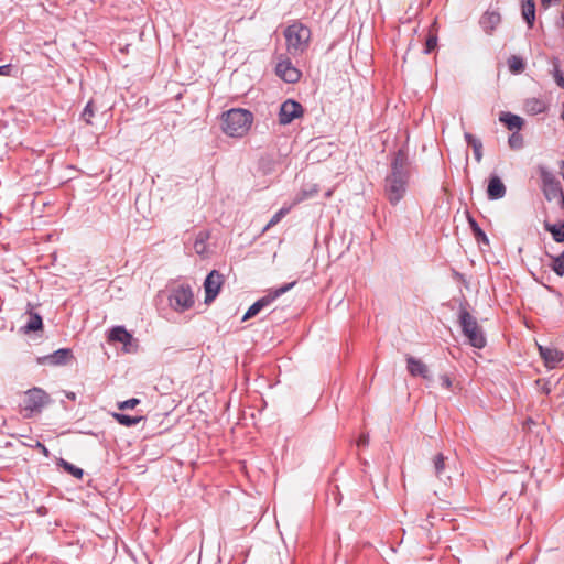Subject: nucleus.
Here are the masks:
<instances>
[{
	"label": "nucleus",
	"instance_id": "9",
	"mask_svg": "<svg viewBox=\"0 0 564 564\" xmlns=\"http://www.w3.org/2000/svg\"><path fill=\"white\" fill-rule=\"evenodd\" d=\"M223 275L217 271L213 270L204 282V289H205V303L209 304L212 303L216 296L218 295L220 288L223 285Z\"/></svg>",
	"mask_w": 564,
	"mask_h": 564
},
{
	"label": "nucleus",
	"instance_id": "20",
	"mask_svg": "<svg viewBox=\"0 0 564 564\" xmlns=\"http://www.w3.org/2000/svg\"><path fill=\"white\" fill-rule=\"evenodd\" d=\"M499 120L506 124L509 130L521 129L524 121L521 117L511 112H501Z\"/></svg>",
	"mask_w": 564,
	"mask_h": 564
},
{
	"label": "nucleus",
	"instance_id": "39",
	"mask_svg": "<svg viewBox=\"0 0 564 564\" xmlns=\"http://www.w3.org/2000/svg\"><path fill=\"white\" fill-rule=\"evenodd\" d=\"M369 444V435L368 434H361L357 441V445L359 447H366Z\"/></svg>",
	"mask_w": 564,
	"mask_h": 564
},
{
	"label": "nucleus",
	"instance_id": "30",
	"mask_svg": "<svg viewBox=\"0 0 564 564\" xmlns=\"http://www.w3.org/2000/svg\"><path fill=\"white\" fill-rule=\"evenodd\" d=\"M508 66H509V69L514 74H519L524 70V63H523L522 58L519 56H516V55H512L508 59Z\"/></svg>",
	"mask_w": 564,
	"mask_h": 564
},
{
	"label": "nucleus",
	"instance_id": "33",
	"mask_svg": "<svg viewBox=\"0 0 564 564\" xmlns=\"http://www.w3.org/2000/svg\"><path fill=\"white\" fill-rule=\"evenodd\" d=\"M94 115H95L94 105H93V101H89L82 112V118L85 120V122L87 124H91L93 123L91 118L94 117Z\"/></svg>",
	"mask_w": 564,
	"mask_h": 564
},
{
	"label": "nucleus",
	"instance_id": "41",
	"mask_svg": "<svg viewBox=\"0 0 564 564\" xmlns=\"http://www.w3.org/2000/svg\"><path fill=\"white\" fill-rule=\"evenodd\" d=\"M442 387L449 389L452 387V380L448 376L444 375L441 377Z\"/></svg>",
	"mask_w": 564,
	"mask_h": 564
},
{
	"label": "nucleus",
	"instance_id": "3",
	"mask_svg": "<svg viewBox=\"0 0 564 564\" xmlns=\"http://www.w3.org/2000/svg\"><path fill=\"white\" fill-rule=\"evenodd\" d=\"M458 323L462 327L464 336L467 338L470 346L477 349H481L486 346V336L479 326L477 318L473 316L463 305L459 307Z\"/></svg>",
	"mask_w": 564,
	"mask_h": 564
},
{
	"label": "nucleus",
	"instance_id": "42",
	"mask_svg": "<svg viewBox=\"0 0 564 564\" xmlns=\"http://www.w3.org/2000/svg\"><path fill=\"white\" fill-rule=\"evenodd\" d=\"M10 70V65L0 66V75H7Z\"/></svg>",
	"mask_w": 564,
	"mask_h": 564
},
{
	"label": "nucleus",
	"instance_id": "2",
	"mask_svg": "<svg viewBox=\"0 0 564 564\" xmlns=\"http://www.w3.org/2000/svg\"><path fill=\"white\" fill-rule=\"evenodd\" d=\"M223 131L231 138H241L249 131L253 116L245 109H230L223 113Z\"/></svg>",
	"mask_w": 564,
	"mask_h": 564
},
{
	"label": "nucleus",
	"instance_id": "36",
	"mask_svg": "<svg viewBox=\"0 0 564 564\" xmlns=\"http://www.w3.org/2000/svg\"><path fill=\"white\" fill-rule=\"evenodd\" d=\"M436 44H437L436 35H430L426 40L424 53L425 54L431 53L436 47Z\"/></svg>",
	"mask_w": 564,
	"mask_h": 564
},
{
	"label": "nucleus",
	"instance_id": "11",
	"mask_svg": "<svg viewBox=\"0 0 564 564\" xmlns=\"http://www.w3.org/2000/svg\"><path fill=\"white\" fill-rule=\"evenodd\" d=\"M433 468L438 480L443 481L445 485L451 482L452 467L448 463V457L444 456L442 453L436 454L433 458Z\"/></svg>",
	"mask_w": 564,
	"mask_h": 564
},
{
	"label": "nucleus",
	"instance_id": "28",
	"mask_svg": "<svg viewBox=\"0 0 564 564\" xmlns=\"http://www.w3.org/2000/svg\"><path fill=\"white\" fill-rule=\"evenodd\" d=\"M58 465L62 466L65 471H67L68 474L73 475L77 479H80L83 477V475H84V471H83L82 468H79V467H77V466L66 462L63 458L59 459Z\"/></svg>",
	"mask_w": 564,
	"mask_h": 564
},
{
	"label": "nucleus",
	"instance_id": "14",
	"mask_svg": "<svg viewBox=\"0 0 564 564\" xmlns=\"http://www.w3.org/2000/svg\"><path fill=\"white\" fill-rule=\"evenodd\" d=\"M539 352L541 358L544 360V364L549 368H554L558 362L563 360V352L555 349V348H549L539 346Z\"/></svg>",
	"mask_w": 564,
	"mask_h": 564
},
{
	"label": "nucleus",
	"instance_id": "19",
	"mask_svg": "<svg viewBox=\"0 0 564 564\" xmlns=\"http://www.w3.org/2000/svg\"><path fill=\"white\" fill-rule=\"evenodd\" d=\"M546 104L539 98H529L524 101V110L529 115H539L546 110Z\"/></svg>",
	"mask_w": 564,
	"mask_h": 564
},
{
	"label": "nucleus",
	"instance_id": "16",
	"mask_svg": "<svg viewBox=\"0 0 564 564\" xmlns=\"http://www.w3.org/2000/svg\"><path fill=\"white\" fill-rule=\"evenodd\" d=\"M406 368L411 376L429 379V368L420 359H416L412 356H408L406 357Z\"/></svg>",
	"mask_w": 564,
	"mask_h": 564
},
{
	"label": "nucleus",
	"instance_id": "43",
	"mask_svg": "<svg viewBox=\"0 0 564 564\" xmlns=\"http://www.w3.org/2000/svg\"><path fill=\"white\" fill-rule=\"evenodd\" d=\"M66 397H67L68 399H70V400H75L76 394H75L74 392H67V393H66Z\"/></svg>",
	"mask_w": 564,
	"mask_h": 564
},
{
	"label": "nucleus",
	"instance_id": "24",
	"mask_svg": "<svg viewBox=\"0 0 564 564\" xmlns=\"http://www.w3.org/2000/svg\"><path fill=\"white\" fill-rule=\"evenodd\" d=\"M209 239V232L208 231H200L196 236L195 242H194V249L197 254L204 256L207 252V240Z\"/></svg>",
	"mask_w": 564,
	"mask_h": 564
},
{
	"label": "nucleus",
	"instance_id": "7",
	"mask_svg": "<svg viewBox=\"0 0 564 564\" xmlns=\"http://www.w3.org/2000/svg\"><path fill=\"white\" fill-rule=\"evenodd\" d=\"M295 281L291 283H286L281 288L275 289L273 292H270L268 295L261 297L257 302H254L246 312L242 321H247L251 317H254L263 307L271 304L275 299L291 290L295 285Z\"/></svg>",
	"mask_w": 564,
	"mask_h": 564
},
{
	"label": "nucleus",
	"instance_id": "32",
	"mask_svg": "<svg viewBox=\"0 0 564 564\" xmlns=\"http://www.w3.org/2000/svg\"><path fill=\"white\" fill-rule=\"evenodd\" d=\"M289 213V208H281L278 213H275L272 218L269 220L264 230H268L270 227L275 226L286 214Z\"/></svg>",
	"mask_w": 564,
	"mask_h": 564
},
{
	"label": "nucleus",
	"instance_id": "1",
	"mask_svg": "<svg viewBox=\"0 0 564 564\" xmlns=\"http://www.w3.org/2000/svg\"><path fill=\"white\" fill-rule=\"evenodd\" d=\"M410 177L408 153L400 149L391 161V172L386 177L384 191L389 202L397 205L404 196Z\"/></svg>",
	"mask_w": 564,
	"mask_h": 564
},
{
	"label": "nucleus",
	"instance_id": "25",
	"mask_svg": "<svg viewBox=\"0 0 564 564\" xmlns=\"http://www.w3.org/2000/svg\"><path fill=\"white\" fill-rule=\"evenodd\" d=\"M468 223H469V226L473 230V234L476 238V240L478 242H484L486 245L489 243V240H488V237L486 236V234L484 232V230L479 227V225L477 224V221L473 218V217H468Z\"/></svg>",
	"mask_w": 564,
	"mask_h": 564
},
{
	"label": "nucleus",
	"instance_id": "4",
	"mask_svg": "<svg viewBox=\"0 0 564 564\" xmlns=\"http://www.w3.org/2000/svg\"><path fill=\"white\" fill-rule=\"evenodd\" d=\"M284 36L288 44V52L290 54H297L307 45L311 31L305 25L295 23L285 29Z\"/></svg>",
	"mask_w": 564,
	"mask_h": 564
},
{
	"label": "nucleus",
	"instance_id": "26",
	"mask_svg": "<svg viewBox=\"0 0 564 564\" xmlns=\"http://www.w3.org/2000/svg\"><path fill=\"white\" fill-rule=\"evenodd\" d=\"M112 416L116 419L118 423L124 426L137 425L143 419L142 416H130L121 413H113Z\"/></svg>",
	"mask_w": 564,
	"mask_h": 564
},
{
	"label": "nucleus",
	"instance_id": "12",
	"mask_svg": "<svg viewBox=\"0 0 564 564\" xmlns=\"http://www.w3.org/2000/svg\"><path fill=\"white\" fill-rule=\"evenodd\" d=\"M275 72L284 82L291 84L296 83L301 77V73L289 61L279 62Z\"/></svg>",
	"mask_w": 564,
	"mask_h": 564
},
{
	"label": "nucleus",
	"instance_id": "8",
	"mask_svg": "<svg viewBox=\"0 0 564 564\" xmlns=\"http://www.w3.org/2000/svg\"><path fill=\"white\" fill-rule=\"evenodd\" d=\"M302 115H303L302 105L295 100L288 99L280 107L279 122L281 124H289L294 119L301 117Z\"/></svg>",
	"mask_w": 564,
	"mask_h": 564
},
{
	"label": "nucleus",
	"instance_id": "18",
	"mask_svg": "<svg viewBox=\"0 0 564 564\" xmlns=\"http://www.w3.org/2000/svg\"><path fill=\"white\" fill-rule=\"evenodd\" d=\"M29 319L25 325L22 327L23 333L30 334L36 330L42 329L43 321L40 314L34 313L32 311L28 312Z\"/></svg>",
	"mask_w": 564,
	"mask_h": 564
},
{
	"label": "nucleus",
	"instance_id": "29",
	"mask_svg": "<svg viewBox=\"0 0 564 564\" xmlns=\"http://www.w3.org/2000/svg\"><path fill=\"white\" fill-rule=\"evenodd\" d=\"M545 229L552 234V237L556 242H564L563 224H561L560 226L546 224Z\"/></svg>",
	"mask_w": 564,
	"mask_h": 564
},
{
	"label": "nucleus",
	"instance_id": "15",
	"mask_svg": "<svg viewBox=\"0 0 564 564\" xmlns=\"http://www.w3.org/2000/svg\"><path fill=\"white\" fill-rule=\"evenodd\" d=\"M500 22L501 17L496 11H486L479 20L480 26L489 35L492 34L494 30L499 25Z\"/></svg>",
	"mask_w": 564,
	"mask_h": 564
},
{
	"label": "nucleus",
	"instance_id": "34",
	"mask_svg": "<svg viewBox=\"0 0 564 564\" xmlns=\"http://www.w3.org/2000/svg\"><path fill=\"white\" fill-rule=\"evenodd\" d=\"M553 77L556 82V84L564 89V77L562 75V72L560 69V65L558 63H555L554 64V68H553Z\"/></svg>",
	"mask_w": 564,
	"mask_h": 564
},
{
	"label": "nucleus",
	"instance_id": "10",
	"mask_svg": "<svg viewBox=\"0 0 564 564\" xmlns=\"http://www.w3.org/2000/svg\"><path fill=\"white\" fill-rule=\"evenodd\" d=\"M543 193L549 202L557 200L564 207V194L557 180L552 176H545L543 178Z\"/></svg>",
	"mask_w": 564,
	"mask_h": 564
},
{
	"label": "nucleus",
	"instance_id": "35",
	"mask_svg": "<svg viewBox=\"0 0 564 564\" xmlns=\"http://www.w3.org/2000/svg\"><path fill=\"white\" fill-rule=\"evenodd\" d=\"M139 403H140V400H139V399H137V398H131V399H129V400H127V401L120 402V403L118 404V408H119L120 410L133 409V408H135Z\"/></svg>",
	"mask_w": 564,
	"mask_h": 564
},
{
	"label": "nucleus",
	"instance_id": "13",
	"mask_svg": "<svg viewBox=\"0 0 564 564\" xmlns=\"http://www.w3.org/2000/svg\"><path fill=\"white\" fill-rule=\"evenodd\" d=\"M506 186L498 175H491L488 182L487 196L490 200L500 199L506 195Z\"/></svg>",
	"mask_w": 564,
	"mask_h": 564
},
{
	"label": "nucleus",
	"instance_id": "21",
	"mask_svg": "<svg viewBox=\"0 0 564 564\" xmlns=\"http://www.w3.org/2000/svg\"><path fill=\"white\" fill-rule=\"evenodd\" d=\"M522 17L528 23L529 28H532L535 21L534 0H522Z\"/></svg>",
	"mask_w": 564,
	"mask_h": 564
},
{
	"label": "nucleus",
	"instance_id": "5",
	"mask_svg": "<svg viewBox=\"0 0 564 564\" xmlns=\"http://www.w3.org/2000/svg\"><path fill=\"white\" fill-rule=\"evenodd\" d=\"M50 402L48 394L41 388L29 389L24 393L22 409L25 412V417H31L33 413L41 412L42 409Z\"/></svg>",
	"mask_w": 564,
	"mask_h": 564
},
{
	"label": "nucleus",
	"instance_id": "6",
	"mask_svg": "<svg viewBox=\"0 0 564 564\" xmlns=\"http://www.w3.org/2000/svg\"><path fill=\"white\" fill-rule=\"evenodd\" d=\"M170 305L176 312H184L194 305V293L189 285H178L172 290Z\"/></svg>",
	"mask_w": 564,
	"mask_h": 564
},
{
	"label": "nucleus",
	"instance_id": "23",
	"mask_svg": "<svg viewBox=\"0 0 564 564\" xmlns=\"http://www.w3.org/2000/svg\"><path fill=\"white\" fill-rule=\"evenodd\" d=\"M132 336L122 326H116L109 334V340L118 341L122 344L130 343Z\"/></svg>",
	"mask_w": 564,
	"mask_h": 564
},
{
	"label": "nucleus",
	"instance_id": "37",
	"mask_svg": "<svg viewBox=\"0 0 564 564\" xmlns=\"http://www.w3.org/2000/svg\"><path fill=\"white\" fill-rule=\"evenodd\" d=\"M318 189L316 185H313L310 189H303L301 192V197L297 198V200H303L305 198L313 197L315 194H317Z\"/></svg>",
	"mask_w": 564,
	"mask_h": 564
},
{
	"label": "nucleus",
	"instance_id": "31",
	"mask_svg": "<svg viewBox=\"0 0 564 564\" xmlns=\"http://www.w3.org/2000/svg\"><path fill=\"white\" fill-rule=\"evenodd\" d=\"M508 144L512 150L522 149L524 144L523 135L519 132H513L508 139Z\"/></svg>",
	"mask_w": 564,
	"mask_h": 564
},
{
	"label": "nucleus",
	"instance_id": "27",
	"mask_svg": "<svg viewBox=\"0 0 564 564\" xmlns=\"http://www.w3.org/2000/svg\"><path fill=\"white\" fill-rule=\"evenodd\" d=\"M551 259H552V263H551V269L558 275V276H563L564 275V250L562 251L561 254L556 256V257H553L551 256Z\"/></svg>",
	"mask_w": 564,
	"mask_h": 564
},
{
	"label": "nucleus",
	"instance_id": "22",
	"mask_svg": "<svg viewBox=\"0 0 564 564\" xmlns=\"http://www.w3.org/2000/svg\"><path fill=\"white\" fill-rule=\"evenodd\" d=\"M465 140L468 145H470L474 150V156L477 162H480L482 159V143L480 140L475 138L471 133L465 132Z\"/></svg>",
	"mask_w": 564,
	"mask_h": 564
},
{
	"label": "nucleus",
	"instance_id": "17",
	"mask_svg": "<svg viewBox=\"0 0 564 564\" xmlns=\"http://www.w3.org/2000/svg\"><path fill=\"white\" fill-rule=\"evenodd\" d=\"M72 358V350L68 348H62L48 356H45L43 360L47 361L50 365L58 366L68 364Z\"/></svg>",
	"mask_w": 564,
	"mask_h": 564
},
{
	"label": "nucleus",
	"instance_id": "40",
	"mask_svg": "<svg viewBox=\"0 0 564 564\" xmlns=\"http://www.w3.org/2000/svg\"><path fill=\"white\" fill-rule=\"evenodd\" d=\"M35 447L40 449V452L45 456L50 457V451L46 448L44 444L41 442H36Z\"/></svg>",
	"mask_w": 564,
	"mask_h": 564
},
{
	"label": "nucleus",
	"instance_id": "38",
	"mask_svg": "<svg viewBox=\"0 0 564 564\" xmlns=\"http://www.w3.org/2000/svg\"><path fill=\"white\" fill-rule=\"evenodd\" d=\"M535 384L536 387H539L541 389V391L545 394H549L551 392V387H550V383L542 380V379H538L535 380Z\"/></svg>",
	"mask_w": 564,
	"mask_h": 564
}]
</instances>
